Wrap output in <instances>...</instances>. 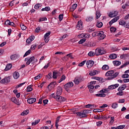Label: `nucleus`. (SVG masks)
Listing matches in <instances>:
<instances>
[{
    "instance_id": "1",
    "label": "nucleus",
    "mask_w": 129,
    "mask_h": 129,
    "mask_svg": "<svg viewBox=\"0 0 129 129\" xmlns=\"http://www.w3.org/2000/svg\"><path fill=\"white\" fill-rule=\"evenodd\" d=\"M91 112V110H84L81 112H77L76 114L78 116L82 118L83 117H87V114Z\"/></svg>"
},
{
    "instance_id": "2",
    "label": "nucleus",
    "mask_w": 129,
    "mask_h": 129,
    "mask_svg": "<svg viewBox=\"0 0 129 129\" xmlns=\"http://www.w3.org/2000/svg\"><path fill=\"white\" fill-rule=\"evenodd\" d=\"M103 48H97L95 50L96 56H99V55H103V54H105V51H103Z\"/></svg>"
},
{
    "instance_id": "3",
    "label": "nucleus",
    "mask_w": 129,
    "mask_h": 129,
    "mask_svg": "<svg viewBox=\"0 0 129 129\" xmlns=\"http://www.w3.org/2000/svg\"><path fill=\"white\" fill-rule=\"evenodd\" d=\"M74 85V84H73V82H70L64 85V89L66 90V91H69V90L71 87H73Z\"/></svg>"
},
{
    "instance_id": "4",
    "label": "nucleus",
    "mask_w": 129,
    "mask_h": 129,
    "mask_svg": "<svg viewBox=\"0 0 129 129\" xmlns=\"http://www.w3.org/2000/svg\"><path fill=\"white\" fill-rule=\"evenodd\" d=\"M53 98H55V99H56V100L59 102H63L66 100L65 98L60 96H54Z\"/></svg>"
},
{
    "instance_id": "5",
    "label": "nucleus",
    "mask_w": 129,
    "mask_h": 129,
    "mask_svg": "<svg viewBox=\"0 0 129 129\" xmlns=\"http://www.w3.org/2000/svg\"><path fill=\"white\" fill-rule=\"evenodd\" d=\"M11 81V78L10 77H8L7 78H5L1 81V83L2 84H7V83H9Z\"/></svg>"
},
{
    "instance_id": "6",
    "label": "nucleus",
    "mask_w": 129,
    "mask_h": 129,
    "mask_svg": "<svg viewBox=\"0 0 129 129\" xmlns=\"http://www.w3.org/2000/svg\"><path fill=\"white\" fill-rule=\"evenodd\" d=\"M98 37L99 40H103L106 36L104 34V32L103 31H99Z\"/></svg>"
},
{
    "instance_id": "7",
    "label": "nucleus",
    "mask_w": 129,
    "mask_h": 129,
    "mask_svg": "<svg viewBox=\"0 0 129 129\" xmlns=\"http://www.w3.org/2000/svg\"><path fill=\"white\" fill-rule=\"evenodd\" d=\"M50 35H51V31H49L47 33H46L45 35H44V40L45 41V43H47L49 42V36H50Z\"/></svg>"
},
{
    "instance_id": "8",
    "label": "nucleus",
    "mask_w": 129,
    "mask_h": 129,
    "mask_svg": "<svg viewBox=\"0 0 129 129\" xmlns=\"http://www.w3.org/2000/svg\"><path fill=\"white\" fill-rule=\"evenodd\" d=\"M62 92H63V89L61 87H58L57 91L56 92V96H59L62 94Z\"/></svg>"
},
{
    "instance_id": "9",
    "label": "nucleus",
    "mask_w": 129,
    "mask_h": 129,
    "mask_svg": "<svg viewBox=\"0 0 129 129\" xmlns=\"http://www.w3.org/2000/svg\"><path fill=\"white\" fill-rule=\"evenodd\" d=\"M76 28L78 30H82V29H83V24L81 21L78 22Z\"/></svg>"
},
{
    "instance_id": "10",
    "label": "nucleus",
    "mask_w": 129,
    "mask_h": 129,
    "mask_svg": "<svg viewBox=\"0 0 129 129\" xmlns=\"http://www.w3.org/2000/svg\"><path fill=\"white\" fill-rule=\"evenodd\" d=\"M86 65L87 68H91L93 65H94V61L93 60H89L86 62Z\"/></svg>"
},
{
    "instance_id": "11",
    "label": "nucleus",
    "mask_w": 129,
    "mask_h": 129,
    "mask_svg": "<svg viewBox=\"0 0 129 129\" xmlns=\"http://www.w3.org/2000/svg\"><path fill=\"white\" fill-rule=\"evenodd\" d=\"M117 14H118L117 11H112L109 13L108 16L110 18H114V17H116V16H117Z\"/></svg>"
},
{
    "instance_id": "12",
    "label": "nucleus",
    "mask_w": 129,
    "mask_h": 129,
    "mask_svg": "<svg viewBox=\"0 0 129 129\" xmlns=\"http://www.w3.org/2000/svg\"><path fill=\"white\" fill-rule=\"evenodd\" d=\"M119 20V16H117L113 18L112 20H111L109 22V24L111 25L112 24H113V23H115V22H117Z\"/></svg>"
},
{
    "instance_id": "13",
    "label": "nucleus",
    "mask_w": 129,
    "mask_h": 129,
    "mask_svg": "<svg viewBox=\"0 0 129 129\" xmlns=\"http://www.w3.org/2000/svg\"><path fill=\"white\" fill-rule=\"evenodd\" d=\"M36 98H29L27 100V102L29 104H33V103L36 102Z\"/></svg>"
},
{
    "instance_id": "14",
    "label": "nucleus",
    "mask_w": 129,
    "mask_h": 129,
    "mask_svg": "<svg viewBox=\"0 0 129 129\" xmlns=\"http://www.w3.org/2000/svg\"><path fill=\"white\" fill-rule=\"evenodd\" d=\"M35 61V56H32L30 58H28V61L26 62L27 65H30L32 62Z\"/></svg>"
},
{
    "instance_id": "15",
    "label": "nucleus",
    "mask_w": 129,
    "mask_h": 129,
    "mask_svg": "<svg viewBox=\"0 0 129 129\" xmlns=\"http://www.w3.org/2000/svg\"><path fill=\"white\" fill-rule=\"evenodd\" d=\"M99 73V71L94 70V71H92L90 72L89 75L90 76H94L96 75V74H98Z\"/></svg>"
},
{
    "instance_id": "16",
    "label": "nucleus",
    "mask_w": 129,
    "mask_h": 129,
    "mask_svg": "<svg viewBox=\"0 0 129 129\" xmlns=\"http://www.w3.org/2000/svg\"><path fill=\"white\" fill-rule=\"evenodd\" d=\"M88 88L89 89L90 93H93L94 92V86L93 85H89Z\"/></svg>"
},
{
    "instance_id": "17",
    "label": "nucleus",
    "mask_w": 129,
    "mask_h": 129,
    "mask_svg": "<svg viewBox=\"0 0 129 129\" xmlns=\"http://www.w3.org/2000/svg\"><path fill=\"white\" fill-rule=\"evenodd\" d=\"M126 88V85L124 84L122 85L121 86L119 87L118 88V91H122V90H124Z\"/></svg>"
},
{
    "instance_id": "18",
    "label": "nucleus",
    "mask_w": 129,
    "mask_h": 129,
    "mask_svg": "<svg viewBox=\"0 0 129 129\" xmlns=\"http://www.w3.org/2000/svg\"><path fill=\"white\" fill-rule=\"evenodd\" d=\"M113 73H114V72L113 70L108 71L106 73L105 76H111Z\"/></svg>"
},
{
    "instance_id": "19",
    "label": "nucleus",
    "mask_w": 129,
    "mask_h": 129,
    "mask_svg": "<svg viewBox=\"0 0 129 129\" xmlns=\"http://www.w3.org/2000/svg\"><path fill=\"white\" fill-rule=\"evenodd\" d=\"M19 55L18 54H14L12 55L10 57L11 60H17V59H19Z\"/></svg>"
},
{
    "instance_id": "20",
    "label": "nucleus",
    "mask_w": 129,
    "mask_h": 129,
    "mask_svg": "<svg viewBox=\"0 0 129 129\" xmlns=\"http://www.w3.org/2000/svg\"><path fill=\"white\" fill-rule=\"evenodd\" d=\"M86 22H92L93 21V17L88 16L85 19Z\"/></svg>"
},
{
    "instance_id": "21",
    "label": "nucleus",
    "mask_w": 129,
    "mask_h": 129,
    "mask_svg": "<svg viewBox=\"0 0 129 129\" xmlns=\"http://www.w3.org/2000/svg\"><path fill=\"white\" fill-rule=\"evenodd\" d=\"M13 77L15 79H18L20 77V74L18 72H15L13 74Z\"/></svg>"
},
{
    "instance_id": "22",
    "label": "nucleus",
    "mask_w": 129,
    "mask_h": 129,
    "mask_svg": "<svg viewBox=\"0 0 129 129\" xmlns=\"http://www.w3.org/2000/svg\"><path fill=\"white\" fill-rule=\"evenodd\" d=\"M12 66L13 65L11 63L7 64L5 69V71H9V70H11Z\"/></svg>"
},
{
    "instance_id": "23",
    "label": "nucleus",
    "mask_w": 129,
    "mask_h": 129,
    "mask_svg": "<svg viewBox=\"0 0 129 129\" xmlns=\"http://www.w3.org/2000/svg\"><path fill=\"white\" fill-rule=\"evenodd\" d=\"M108 91H109V89L108 88H106V89H102L99 92L100 93H107V92H108Z\"/></svg>"
},
{
    "instance_id": "24",
    "label": "nucleus",
    "mask_w": 129,
    "mask_h": 129,
    "mask_svg": "<svg viewBox=\"0 0 129 129\" xmlns=\"http://www.w3.org/2000/svg\"><path fill=\"white\" fill-rule=\"evenodd\" d=\"M11 101L12 102H14L15 103V104H17V105H19L20 104L19 103V102L18 101V100H17V98L16 97H13L11 98Z\"/></svg>"
},
{
    "instance_id": "25",
    "label": "nucleus",
    "mask_w": 129,
    "mask_h": 129,
    "mask_svg": "<svg viewBox=\"0 0 129 129\" xmlns=\"http://www.w3.org/2000/svg\"><path fill=\"white\" fill-rule=\"evenodd\" d=\"M113 63L114 66H119L121 64V62L118 60H114L113 61Z\"/></svg>"
},
{
    "instance_id": "26",
    "label": "nucleus",
    "mask_w": 129,
    "mask_h": 129,
    "mask_svg": "<svg viewBox=\"0 0 129 129\" xmlns=\"http://www.w3.org/2000/svg\"><path fill=\"white\" fill-rule=\"evenodd\" d=\"M100 17H101V14H100V11H96V19H99Z\"/></svg>"
},
{
    "instance_id": "27",
    "label": "nucleus",
    "mask_w": 129,
    "mask_h": 129,
    "mask_svg": "<svg viewBox=\"0 0 129 129\" xmlns=\"http://www.w3.org/2000/svg\"><path fill=\"white\" fill-rule=\"evenodd\" d=\"M102 70H105V71H107L108 69H109V66H108V65L107 64H104L102 67Z\"/></svg>"
},
{
    "instance_id": "28",
    "label": "nucleus",
    "mask_w": 129,
    "mask_h": 129,
    "mask_svg": "<svg viewBox=\"0 0 129 129\" xmlns=\"http://www.w3.org/2000/svg\"><path fill=\"white\" fill-rule=\"evenodd\" d=\"M96 96H97L98 97H105L106 94L101 93V94H96Z\"/></svg>"
},
{
    "instance_id": "29",
    "label": "nucleus",
    "mask_w": 129,
    "mask_h": 129,
    "mask_svg": "<svg viewBox=\"0 0 129 129\" xmlns=\"http://www.w3.org/2000/svg\"><path fill=\"white\" fill-rule=\"evenodd\" d=\"M109 57L110 58V59H116V58H117V55H116V54H111Z\"/></svg>"
},
{
    "instance_id": "30",
    "label": "nucleus",
    "mask_w": 129,
    "mask_h": 129,
    "mask_svg": "<svg viewBox=\"0 0 129 129\" xmlns=\"http://www.w3.org/2000/svg\"><path fill=\"white\" fill-rule=\"evenodd\" d=\"M65 79H66V76L63 75L61 78L58 81V83H61V82H62V81H63V80H65Z\"/></svg>"
},
{
    "instance_id": "31",
    "label": "nucleus",
    "mask_w": 129,
    "mask_h": 129,
    "mask_svg": "<svg viewBox=\"0 0 129 129\" xmlns=\"http://www.w3.org/2000/svg\"><path fill=\"white\" fill-rule=\"evenodd\" d=\"M88 55L90 57H93V56H95V55H96V52H94L93 51H90L88 53Z\"/></svg>"
},
{
    "instance_id": "32",
    "label": "nucleus",
    "mask_w": 129,
    "mask_h": 129,
    "mask_svg": "<svg viewBox=\"0 0 129 129\" xmlns=\"http://www.w3.org/2000/svg\"><path fill=\"white\" fill-rule=\"evenodd\" d=\"M40 122V119H37L34 121V122H32V125H36Z\"/></svg>"
},
{
    "instance_id": "33",
    "label": "nucleus",
    "mask_w": 129,
    "mask_h": 129,
    "mask_svg": "<svg viewBox=\"0 0 129 129\" xmlns=\"http://www.w3.org/2000/svg\"><path fill=\"white\" fill-rule=\"evenodd\" d=\"M96 26L97 28H101L102 26H103V24H102V22H98L97 23Z\"/></svg>"
},
{
    "instance_id": "34",
    "label": "nucleus",
    "mask_w": 129,
    "mask_h": 129,
    "mask_svg": "<svg viewBox=\"0 0 129 129\" xmlns=\"http://www.w3.org/2000/svg\"><path fill=\"white\" fill-rule=\"evenodd\" d=\"M29 112H30L29 110H26L25 111H24L22 113H21V115H27V114H29Z\"/></svg>"
},
{
    "instance_id": "35",
    "label": "nucleus",
    "mask_w": 129,
    "mask_h": 129,
    "mask_svg": "<svg viewBox=\"0 0 129 129\" xmlns=\"http://www.w3.org/2000/svg\"><path fill=\"white\" fill-rule=\"evenodd\" d=\"M117 106H118V104L116 102L112 104V107L114 109L117 108Z\"/></svg>"
},
{
    "instance_id": "36",
    "label": "nucleus",
    "mask_w": 129,
    "mask_h": 129,
    "mask_svg": "<svg viewBox=\"0 0 129 129\" xmlns=\"http://www.w3.org/2000/svg\"><path fill=\"white\" fill-rule=\"evenodd\" d=\"M76 8H77V4H73L71 8L72 11H73V12L74 11H75V10H76Z\"/></svg>"
},
{
    "instance_id": "37",
    "label": "nucleus",
    "mask_w": 129,
    "mask_h": 129,
    "mask_svg": "<svg viewBox=\"0 0 129 129\" xmlns=\"http://www.w3.org/2000/svg\"><path fill=\"white\" fill-rule=\"evenodd\" d=\"M119 25H120L121 26H124V25H127L126 22L123 20H121L119 22Z\"/></svg>"
},
{
    "instance_id": "38",
    "label": "nucleus",
    "mask_w": 129,
    "mask_h": 129,
    "mask_svg": "<svg viewBox=\"0 0 129 129\" xmlns=\"http://www.w3.org/2000/svg\"><path fill=\"white\" fill-rule=\"evenodd\" d=\"M57 72H53L52 73V78H53V79H57Z\"/></svg>"
},
{
    "instance_id": "39",
    "label": "nucleus",
    "mask_w": 129,
    "mask_h": 129,
    "mask_svg": "<svg viewBox=\"0 0 129 129\" xmlns=\"http://www.w3.org/2000/svg\"><path fill=\"white\" fill-rule=\"evenodd\" d=\"M75 84H76L77 85H78L79 84V78H76L74 80Z\"/></svg>"
},
{
    "instance_id": "40",
    "label": "nucleus",
    "mask_w": 129,
    "mask_h": 129,
    "mask_svg": "<svg viewBox=\"0 0 129 129\" xmlns=\"http://www.w3.org/2000/svg\"><path fill=\"white\" fill-rule=\"evenodd\" d=\"M33 90V88H32V86H28L27 88V91L28 92H31Z\"/></svg>"
},
{
    "instance_id": "41",
    "label": "nucleus",
    "mask_w": 129,
    "mask_h": 129,
    "mask_svg": "<svg viewBox=\"0 0 129 129\" xmlns=\"http://www.w3.org/2000/svg\"><path fill=\"white\" fill-rule=\"evenodd\" d=\"M110 31L111 33H114L116 31V28H115L114 27H112L110 28Z\"/></svg>"
},
{
    "instance_id": "42",
    "label": "nucleus",
    "mask_w": 129,
    "mask_h": 129,
    "mask_svg": "<svg viewBox=\"0 0 129 129\" xmlns=\"http://www.w3.org/2000/svg\"><path fill=\"white\" fill-rule=\"evenodd\" d=\"M99 33V31H97V32H94L92 33V36L93 37H96V36H98V34Z\"/></svg>"
},
{
    "instance_id": "43",
    "label": "nucleus",
    "mask_w": 129,
    "mask_h": 129,
    "mask_svg": "<svg viewBox=\"0 0 129 129\" xmlns=\"http://www.w3.org/2000/svg\"><path fill=\"white\" fill-rule=\"evenodd\" d=\"M119 73L117 72L115 73L113 75H111L112 79L116 78L117 77V75H118Z\"/></svg>"
},
{
    "instance_id": "44",
    "label": "nucleus",
    "mask_w": 129,
    "mask_h": 129,
    "mask_svg": "<svg viewBox=\"0 0 129 129\" xmlns=\"http://www.w3.org/2000/svg\"><path fill=\"white\" fill-rule=\"evenodd\" d=\"M85 63H86V60L83 61L78 64V66H79V67H82Z\"/></svg>"
},
{
    "instance_id": "45",
    "label": "nucleus",
    "mask_w": 129,
    "mask_h": 129,
    "mask_svg": "<svg viewBox=\"0 0 129 129\" xmlns=\"http://www.w3.org/2000/svg\"><path fill=\"white\" fill-rule=\"evenodd\" d=\"M44 21H47V18H40L39 19V22H44Z\"/></svg>"
},
{
    "instance_id": "46",
    "label": "nucleus",
    "mask_w": 129,
    "mask_h": 129,
    "mask_svg": "<svg viewBox=\"0 0 129 129\" xmlns=\"http://www.w3.org/2000/svg\"><path fill=\"white\" fill-rule=\"evenodd\" d=\"M30 53H31V50L29 49L26 52V53L24 55L23 57H26V56H28V55H29V54H30Z\"/></svg>"
},
{
    "instance_id": "47",
    "label": "nucleus",
    "mask_w": 129,
    "mask_h": 129,
    "mask_svg": "<svg viewBox=\"0 0 129 129\" xmlns=\"http://www.w3.org/2000/svg\"><path fill=\"white\" fill-rule=\"evenodd\" d=\"M128 54H124L120 55V59H123V58H126L127 57Z\"/></svg>"
},
{
    "instance_id": "48",
    "label": "nucleus",
    "mask_w": 129,
    "mask_h": 129,
    "mask_svg": "<svg viewBox=\"0 0 129 129\" xmlns=\"http://www.w3.org/2000/svg\"><path fill=\"white\" fill-rule=\"evenodd\" d=\"M122 78H129V75L127 74L122 75L121 76Z\"/></svg>"
},
{
    "instance_id": "49",
    "label": "nucleus",
    "mask_w": 129,
    "mask_h": 129,
    "mask_svg": "<svg viewBox=\"0 0 129 129\" xmlns=\"http://www.w3.org/2000/svg\"><path fill=\"white\" fill-rule=\"evenodd\" d=\"M20 27H21L22 30H26V29H27V26H25V25H24V24H21L20 25Z\"/></svg>"
},
{
    "instance_id": "50",
    "label": "nucleus",
    "mask_w": 129,
    "mask_h": 129,
    "mask_svg": "<svg viewBox=\"0 0 129 129\" xmlns=\"http://www.w3.org/2000/svg\"><path fill=\"white\" fill-rule=\"evenodd\" d=\"M41 7V4H37L35 5L34 9H36V10L39 9V8Z\"/></svg>"
},
{
    "instance_id": "51",
    "label": "nucleus",
    "mask_w": 129,
    "mask_h": 129,
    "mask_svg": "<svg viewBox=\"0 0 129 129\" xmlns=\"http://www.w3.org/2000/svg\"><path fill=\"white\" fill-rule=\"evenodd\" d=\"M117 95H119L120 96H122V95H123V92H122V91H119V92L116 93Z\"/></svg>"
},
{
    "instance_id": "52",
    "label": "nucleus",
    "mask_w": 129,
    "mask_h": 129,
    "mask_svg": "<svg viewBox=\"0 0 129 129\" xmlns=\"http://www.w3.org/2000/svg\"><path fill=\"white\" fill-rule=\"evenodd\" d=\"M86 41V39H82L79 41V44H83Z\"/></svg>"
},
{
    "instance_id": "53",
    "label": "nucleus",
    "mask_w": 129,
    "mask_h": 129,
    "mask_svg": "<svg viewBox=\"0 0 129 129\" xmlns=\"http://www.w3.org/2000/svg\"><path fill=\"white\" fill-rule=\"evenodd\" d=\"M93 111L94 112H101L102 111L100 109H94Z\"/></svg>"
},
{
    "instance_id": "54",
    "label": "nucleus",
    "mask_w": 129,
    "mask_h": 129,
    "mask_svg": "<svg viewBox=\"0 0 129 129\" xmlns=\"http://www.w3.org/2000/svg\"><path fill=\"white\" fill-rule=\"evenodd\" d=\"M42 77V75L41 74L38 75L36 77H34L35 80H37V79H39V78H41Z\"/></svg>"
},
{
    "instance_id": "55",
    "label": "nucleus",
    "mask_w": 129,
    "mask_h": 129,
    "mask_svg": "<svg viewBox=\"0 0 129 129\" xmlns=\"http://www.w3.org/2000/svg\"><path fill=\"white\" fill-rule=\"evenodd\" d=\"M66 57H70L71 59H73V56H72V53L67 54Z\"/></svg>"
},
{
    "instance_id": "56",
    "label": "nucleus",
    "mask_w": 129,
    "mask_h": 129,
    "mask_svg": "<svg viewBox=\"0 0 129 129\" xmlns=\"http://www.w3.org/2000/svg\"><path fill=\"white\" fill-rule=\"evenodd\" d=\"M37 47V45L36 44H33L31 46V50H35L36 48Z\"/></svg>"
},
{
    "instance_id": "57",
    "label": "nucleus",
    "mask_w": 129,
    "mask_h": 129,
    "mask_svg": "<svg viewBox=\"0 0 129 129\" xmlns=\"http://www.w3.org/2000/svg\"><path fill=\"white\" fill-rule=\"evenodd\" d=\"M125 126V125H121L117 126V129H122V128H124Z\"/></svg>"
},
{
    "instance_id": "58",
    "label": "nucleus",
    "mask_w": 129,
    "mask_h": 129,
    "mask_svg": "<svg viewBox=\"0 0 129 129\" xmlns=\"http://www.w3.org/2000/svg\"><path fill=\"white\" fill-rule=\"evenodd\" d=\"M108 105L106 104H104L102 106H100V108H105V107H107Z\"/></svg>"
},
{
    "instance_id": "59",
    "label": "nucleus",
    "mask_w": 129,
    "mask_h": 129,
    "mask_svg": "<svg viewBox=\"0 0 129 129\" xmlns=\"http://www.w3.org/2000/svg\"><path fill=\"white\" fill-rule=\"evenodd\" d=\"M47 78L48 79H51L52 78V73H49L47 75Z\"/></svg>"
},
{
    "instance_id": "60",
    "label": "nucleus",
    "mask_w": 129,
    "mask_h": 129,
    "mask_svg": "<svg viewBox=\"0 0 129 129\" xmlns=\"http://www.w3.org/2000/svg\"><path fill=\"white\" fill-rule=\"evenodd\" d=\"M60 22L63 20V14H60L58 16Z\"/></svg>"
},
{
    "instance_id": "61",
    "label": "nucleus",
    "mask_w": 129,
    "mask_h": 129,
    "mask_svg": "<svg viewBox=\"0 0 129 129\" xmlns=\"http://www.w3.org/2000/svg\"><path fill=\"white\" fill-rule=\"evenodd\" d=\"M101 124H102V121H101L96 122V125L97 126H100V125H101Z\"/></svg>"
},
{
    "instance_id": "62",
    "label": "nucleus",
    "mask_w": 129,
    "mask_h": 129,
    "mask_svg": "<svg viewBox=\"0 0 129 129\" xmlns=\"http://www.w3.org/2000/svg\"><path fill=\"white\" fill-rule=\"evenodd\" d=\"M88 31L89 33H91V32H94V31H95V29L94 28H89Z\"/></svg>"
},
{
    "instance_id": "63",
    "label": "nucleus",
    "mask_w": 129,
    "mask_h": 129,
    "mask_svg": "<svg viewBox=\"0 0 129 129\" xmlns=\"http://www.w3.org/2000/svg\"><path fill=\"white\" fill-rule=\"evenodd\" d=\"M41 30V28L40 27H37L36 29L35 30V33H39L40 32V30Z\"/></svg>"
},
{
    "instance_id": "64",
    "label": "nucleus",
    "mask_w": 129,
    "mask_h": 129,
    "mask_svg": "<svg viewBox=\"0 0 129 129\" xmlns=\"http://www.w3.org/2000/svg\"><path fill=\"white\" fill-rule=\"evenodd\" d=\"M108 88V89H111V90L114 89V88L113 87V85H111L110 86H109Z\"/></svg>"
}]
</instances>
